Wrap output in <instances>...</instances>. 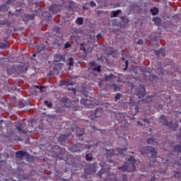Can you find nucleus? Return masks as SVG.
<instances>
[{
  "label": "nucleus",
  "mask_w": 181,
  "mask_h": 181,
  "mask_svg": "<svg viewBox=\"0 0 181 181\" xmlns=\"http://www.w3.org/2000/svg\"><path fill=\"white\" fill-rule=\"evenodd\" d=\"M171 169L173 170L175 177H181V144L176 145L173 147V153L169 156L167 160Z\"/></svg>",
  "instance_id": "obj_1"
},
{
  "label": "nucleus",
  "mask_w": 181,
  "mask_h": 181,
  "mask_svg": "<svg viewBox=\"0 0 181 181\" xmlns=\"http://www.w3.org/2000/svg\"><path fill=\"white\" fill-rule=\"evenodd\" d=\"M54 141H49L47 145H49L51 149H49L50 152L55 153V158L59 159L60 160H63L69 163V165H73L74 162V158H73V156L69 153V152L66 151V149L61 148L59 146L53 145Z\"/></svg>",
  "instance_id": "obj_2"
},
{
  "label": "nucleus",
  "mask_w": 181,
  "mask_h": 181,
  "mask_svg": "<svg viewBox=\"0 0 181 181\" xmlns=\"http://www.w3.org/2000/svg\"><path fill=\"white\" fill-rule=\"evenodd\" d=\"M136 162L135 157L130 156L127 160V163L123 165L122 167H117V169L122 170V172H134L136 170V167H135Z\"/></svg>",
  "instance_id": "obj_3"
},
{
  "label": "nucleus",
  "mask_w": 181,
  "mask_h": 181,
  "mask_svg": "<svg viewBox=\"0 0 181 181\" xmlns=\"http://www.w3.org/2000/svg\"><path fill=\"white\" fill-rule=\"evenodd\" d=\"M80 100L78 98L76 99L75 100H71L67 96L63 97L61 99V103L64 105L66 108H73L74 111H78L80 108L78 107V102Z\"/></svg>",
  "instance_id": "obj_4"
},
{
  "label": "nucleus",
  "mask_w": 181,
  "mask_h": 181,
  "mask_svg": "<svg viewBox=\"0 0 181 181\" xmlns=\"http://www.w3.org/2000/svg\"><path fill=\"white\" fill-rule=\"evenodd\" d=\"M160 122L162 124V125H165V127H168L170 129H172V131H176L177 128H179V122L175 121H168V117L165 115H161L160 117Z\"/></svg>",
  "instance_id": "obj_5"
},
{
  "label": "nucleus",
  "mask_w": 181,
  "mask_h": 181,
  "mask_svg": "<svg viewBox=\"0 0 181 181\" xmlns=\"http://www.w3.org/2000/svg\"><path fill=\"white\" fill-rule=\"evenodd\" d=\"M88 144H89L85 145L78 143L70 147L69 151H71V152H81V151H84V149H91V148L94 146V142H93V141H88Z\"/></svg>",
  "instance_id": "obj_6"
},
{
  "label": "nucleus",
  "mask_w": 181,
  "mask_h": 181,
  "mask_svg": "<svg viewBox=\"0 0 181 181\" xmlns=\"http://www.w3.org/2000/svg\"><path fill=\"white\" fill-rule=\"evenodd\" d=\"M49 11L50 13L45 12L42 13V16L45 18H52V15H56L57 12L62 11V5L60 4H52L49 8Z\"/></svg>",
  "instance_id": "obj_7"
},
{
  "label": "nucleus",
  "mask_w": 181,
  "mask_h": 181,
  "mask_svg": "<svg viewBox=\"0 0 181 181\" xmlns=\"http://www.w3.org/2000/svg\"><path fill=\"white\" fill-rule=\"evenodd\" d=\"M81 103L86 107V108H93L97 105V103H95V99L94 98H91L90 96H86L85 98H82L81 100Z\"/></svg>",
  "instance_id": "obj_8"
},
{
  "label": "nucleus",
  "mask_w": 181,
  "mask_h": 181,
  "mask_svg": "<svg viewBox=\"0 0 181 181\" xmlns=\"http://www.w3.org/2000/svg\"><path fill=\"white\" fill-rule=\"evenodd\" d=\"M139 152L143 156H145V155H148V153H151V158H157L156 155H158L156 149L151 146L141 147L139 149Z\"/></svg>",
  "instance_id": "obj_9"
},
{
  "label": "nucleus",
  "mask_w": 181,
  "mask_h": 181,
  "mask_svg": "<svg viewBox=\"0 0 181 181\" xmlns=\"http://www.w3.org/2000/svg\"><path fill=\"white\" fill-rule=\"evenodd\" d=\"M98 176L100 177H103V176H106L107 178L105 179V181H111L112 177H110V167H107L106 168L103 167L100 171L98 172Z\"/></svg>",
  "instance_id": "obj_10"
},
{
  "label": "nucleus",
  "mask_w": 181,
  "mask_h": 181,
  "mask_svg": "<svg viewBox=\"0 0 181 181\" xmlns=\"http://www.w3.org/2000/svg\"><path fill=\"white\" fill-rule=\"evenodd\" d=\"M127 151V148H117L115 151L114 150H106V156L107 158H111L114 156V155H122L124 152Z\"/></svg>",
  "instance_id": "obj_11"
},
{
  "label": "nucleus",
  "mask_w": 181,
  "mask_h": 181,
  "mask_svg": "<svg viewBox=\"0 0 181 181\" xmlns=\"http://www.w3.org/2000/svg\"><path fill=\"white\" fill-rule=\"evenodd\" d=\"M95 172H97V163H92L84 169V176L87 177L92 173H95Z\"/></svg>",
  "instance_id": "obj_12"
},
{
  "label": "nucleus",
  "mask_w": 181,
  "mask_h": 181,
  "mask_svg": "<svg viewBox=\"0 0 181 181\" xmlns=\"http://www.w3.org/2000/svg\"><path fill=\"white\" fill-rule=\"evenodd\" d=\"M143 76L146 80H150V81H153V80H157L158 76L155 75H151V72L148 71V68L144 69Z\"/></svg>",
  "instance_id": "obj_13"
},
{
  "label": "nucleus",
  "mask_w": 181,
  "mask_h": 181,
  "mask_svg": "<svg viewBox=\"0 0 181 181\" xmlns=\"http://www.w3.org/2000/svg\"><path fill=\"white\" fill-rule=\"evenodd\" d=\"M73 132H76V135L78 137V141H83L84 135V129L77 127L75 129H72Z\"/></svg>",
  "instance_id": "obj_14"
},
{
  "label": "nucleus",
  "mask_w": 181,
  "mask_h": 181,
  "mask_svg": "<svg viewBox=\"0 0 181 181\" xmlns=\"http://www.w3.org/2000/svg\"><path fill=\"white\" fill-rule=\"evenodd\" d=\"M16 128L17 131L21 134H32V132H33V130H23V128L22 127V124L16 123Z\"/></svg>",
  "instance_id": "obj_15"
},
{
  "label": "nucleus",
  "mask_w": 181,
  "mask_h": 181,
  "mask_svg": "<svg viewBox=\"0 0 181 181\" xmlns=\"http://www.w3.org/2000/svg\"><path fill=\"white\" fill-rule=\"evenodd\" d=\"M70 135H71V132L59 136L58 138V141L64 142V141H69V139H70Z\"/></svg>",
  "instance_id": "obj_16"
},
{
  "label": "nucleus",
  "mask_w": 181,
  "mask_h": 181,
  "mask_svg": "<svg viewBox=\"0 0 181 181\" xmlns=\"http://www.w3.org/2000/svg\"><path fill=\"white\" fill-rule=\"evenodd\" d=\"M129 104L131 107H136L135 110L138 111V102H136L134 96L130 97Z\"/></svg>",
  "instance_id": "obj_17"
},
{
  "label": "nucleus",
  "mask_w": 181,
  "mask_h": 181,
  "mask_svg": "<svg viewBox=\"0 0 181 181\" xmlns=\"http://www.w3.org/2000/svg\"><path fill=\"white\" fill-rule=\"evenodd\" d=\"M15 1L16 0H8L6 4H2L0 6V11H4V12H6V11H8V7L6 5H12Z\"/></svg>",
  "instance_id": "obj_18"
},
{
  "label": "nucleus",
  "mask_w": 181,
  "mask_h": 181,
  "mask_svg": "<svg viewBox=\"0 0 181 181\" xmlns=\"http://www.w3.org/2000/svg\"><path fill=\"white\" fill-rule=\"evenodd\" d=\"M145 94H146L145 86H141V90H137V97H139V98H144V97H145Z\"/></svg>",
  "instance_id": "obj_19"
},
{
  "label": "nucleus",
  "mask_w": 181,
  "mask_h": 181,
  "mask_svg": "<svg viewBox=\"0 0 181 181\" xmlns=\"http://www.w3.org/2000/svg\"><path fill=\"white\" fill-rule=\"evenodd\" d=\"M25 155H26V151H18L16 153V158L17 159H20L21 160H23Z\"/></svg>",
  "instance_id": "obj_20"
},
{
  "label": "nucleus",
  "mask_w": 181,
  "mask_h": 181,
  "mask_svg": "<svg viewBox=\"0 0 181 181\" xmlns=\"http://www.w3.org/2000/svg\"><path fill=\"white\" fill-rule=\"evenodd\" d=\"M146 142L148 145H159V143H158V139H155L153 137L147 139Z\"/></svg>",
  "instance_id": "obj_21"
},
{
  "label": "nucleus",
  "mask_w": 181,
  "mask_h": 181,
  "mask_svg": "<svg viewBox=\"0 0 181 181\" xmlns=\"http://www.w3.org/2000/svg\"><path fill=\"white\" fill-rule=\"evenodd\" d=\"M35 18V14H24L23 16V21L28 22V21H32Z\"/></svg>",
  "instance_id": "obj_22"
},
{
  "label": "nucleus",
  "mask_w": 181,
  "mask_h": 181,
  "mask_svg": "<svg viewBox=\"0 0 181 181\" xmlns=\"http://www.w3.org/2000/svg\"><path fill=\"white\" fill-rule=\"evenodd\" d=\"M117 79V76L115 75L110 74V75L105 76V81H115Z\"/></svg>",
  "instance_id": "obj_23"
},
{
  "label": "nucleus",
  "mask_w": 181,
  "mask_h": 181,
  "mask_svg": "<svg viewBox=\"0 0 181 181\" xmlns=\"http://www.w3.org/2000/svg\"><path fill=\"white\" fill-rule=\"evenodd\" d=\"M54 62H66V57L62 54H56L54 56Z\"/></svg>",
  "instance_id": "obj_24"
},
{
  "label": "nucleus",
  "mask_w": 181,
  "mask_h": 181,
  "mask_svg": "<svg viewBox=\"0 0 181 181\" xmlns=\"http://www.w3.org/2000/svg\"><path fill=\"white\" fill-rule=\"evenodd\" d=\"M103 114V108L98 107L95 109L93 117L94 118H98V117H101V115Z\"/></svg>",
  "instance_id": "obj_25"
},
{
  "label": "nucleus",
  "mask_w": 181,
  "mask_h": 181,
  "mask_svg": "<svg viewBox=\"0 0 181 181\" xmlns=\"http://www.w3.org/2000/svg\"><path fill=\"white\" fill-rule=\"evenodd\" d=\"M63 86H66V87H69V86H74V83L71 81L67 82L64 80L59 81V86L62 87Z\"/></svg>",
  "instance_id": "obj_26"
},
{
  "label": "nucleus",
  "mask_w": 181,
  "mask_h": 181,
  "mask_svg": "<svg viewBox=\"0 0 181 181\" xmlns=\"http://www.w3.org/2000/svg\"><path fill=\"white\" fill-rule=\"evenodd\" d=\"M155 54L157 55L158 57H160V56H162V57H165V49L161 48L159 50H155Z\"/></svg>",
  "instance_id": "obj_27"
},
{
  "label": "nucleus",
  "mask_w": 181,
  "mask_h": 181,
  "mask_svg": "<svg viewBox=\"0 0 181 181\" xmlns=\"http://www.w3.org/2000/svg\"><path fill=\"white\" fill-rule=\"evenodd\" d=\"M153 22H154V23H155V25H156V26H160V25L162 23V20L159 17H154V18H153Z\"/></svg>",
  "instance_id": "obj_28"
},
{
  "label": "nucleus",
  "mask_w": 181,
  "mask_h": 181,
  "mask_svg": "<svg viewBox=\"0 0 181 181\" xmlns=\"http://www.w3.org/2000/svg\"><path fill=\"white\" fill-rule=\"evenodd\" d=\"M25 159L28 160V162H32V160L35 159V157L29 154V153L25 152Z\"/></svg>",
  "instance_id": "obj_29"
},
{
  "label": "nucleus",
  "mask_w": 181,
  "mask_h": 181,
  "mask_svg": "<svg viewBox=\"0 0 181 181\" xmlns=\"http://www.w3.org/2000/svg\"><path fill=\"white\" fill-rule=\"evenodd\" d=\"M150 11H151V15H153V16H155L158 15V13H159V9L154 7L153 8H151Z\"/></svg>",
  "instance_id": "obj_30"
},
{
  "label": "nucleus",
  "mask_w": 181,
  "mask_h": 181,
  "mask_svg": "<svg viewBox=\"0 0 181 181\" xmlns=\"http://www.w3.org/2000/svg\"><path fill=\"white\" fill-rule=\"evenodd\" d=\"M76 25H78L79 26L83 25V23H84V21L83 20V18L78 17V18H76Z\"/></svg>",
  "instance_id": "obj_31"
},
{
  "label": "nucleus",
  "mask_w": 181,
  "mask_h": 181,
  "mask_svg": "<svg viewBox=\"0 0 181 181\" xmlns=\"http://www.w3.org/2000/svg\"><path fill=\"white\" fill-rule=\"evenodd\" d=\"M73 64H74V59H73V57H70L69 62L68 63V66H69L68 70H71V66H73Z\"/></svg>",
  "instance_id": "obj_32"
},
{
  "label": "nucleus",
  "mask_w": 181,
  "mask_h": 181,
  "mask_svg": "<svg viewBox=\"0 0 181 181\" xmlns=\"http://www.w3.org/2000/svg\"><path fill=\"white\" fill-rule=\"evenodd\" d=\"M112 18H117L119 13H121V10L114 11L112 12Z\"/></svg>",
  "instance_id": "obj_33"
},
{
  "label": "nucleus",
  "mask_w": 181,
  "mask_h": 181,
  "mask_svg": "<svg viewBox=\"0 0 181 181\" xmlns=\"http://www.w3.org/2000/svg\"><path fill=\"white\" fill-rule=\"evenodd\" d=\"M154 97H155V95H148L146 97V101L147 103H152Z\"/></svg>",
  "instance_id": "obj_34"
},
{
  "label": "nucleus",
  "mask_w": 181,
  "mask_h": 181,
  "mask_svg": "<svg viewBox=\"0 0 181 181\" xmlns=\"http://www.w3.org/2000/svg\"><path fill=\"white\" fill-rule=\"evenodd\" d=\"M112 88H114L115 91H119L121 90V87L118 86V85L113 83Z\"/></svg>",
  "instance_id": "obj_35"
},
{
  "label": "nucleus",
  "mask_w": 181,
  "mask_h": 181,
  "mask_svg": "<svg viewBox=\"0 0 181 181\" xmlns=\"http://www.w3.org/2000/svg\"><path fill=\"white\" fill-rule=\"evenodd\" d=\"M44 104H45V105H47V107H48V108H52V105H53V104H52V103H49L48 100H45V101L44 102Z\"/></svg>",
  "instance_id": "obj_36"
},
{
  "label": "nucleus",
  "mask_w": 181,
  "mask_h": 181,
  "mask_svg": "<svg viewBox=\"0 0 181 181\" xmlns=\"http://www.w3.org/2000/svg\"><path fill=\"white\" fill-rule=\"evenodd\" d=\"M93 71H97L98 73L101 72V66H98L96 68L93 69Z\"/></svg>",
  "instance_id": "obj_37"
},
{
  "label": "nucleus",
  "mask_w": 181,
  "mask_h": 181,
  "mask_svg": "<svg viewBox=\"0 0 181 181\" xmlns=\"http://www.w3.org/2000/svg\"><path fill=\"white\" fill-rule=\"evenodd\" d=\"M122 95L121 94V93H117L116 95H115V100H116V101H118V100H120L121 99V96H122Z\"/></svg>",
  "instance_id": "obj_38"
},
{
  "label": "nucleus",
  "mask_w": 181,
  "mask_h": 181,
  "mask_svg": "<svg viewBox=\"0 0 181 181\" xmlns=\"http://www.w3.org/2000/svg\"><path fill=\"white\" fill-rule=\"evenodd\" d=\"M7 46L6 43L0 42V49H6Z\"/></svg>",
  "instance_id": "obj_39"
},
{
  "label": "nucleus",
  "mask_w": 181,
  "mask_h": 181,
  "mask_svg": "<svg viewBox=\"0 0 181 181\" xmlns=\"http://www.w3.org/2000/svg\"><path fill=\"white\" fill-rule=\"evenodd\" d=\"M18 106L19 107V108H23V107H25V103H23V102L22 101H19Z\"/></svg>",
  "instance_id": "obj_40"
},
{
  "label": "nucleus",
  "mask_w": 181,
  "mask_h": 181,
  "mask_svg": "<svg viewBox=\"0 0 181 181\" xmlns=\"http://www.w3.org/2000/svg\"><path fill=\"white\" fill-rule=\"evenodd\" d=\"M70 47H71V45L69 42H66L64 45V49H69Z\"/></svg>",
  "instance_id": "obj_41"
},
{
  "label": "nucleus",
  "mask_w": 181,
  "mask_h": 181,
  "mask_svg": "<svg viewBox=\"0 0 181 181\" xmlns=\"http://www.w3.org/2000/svg\"><path fill=\"white\" fill-rule=\"evenodd\" d=\"M90 66H92L93 67L97 66V62H95V61H92L90 62H89Z\"/></svg>",
  "instance_id": "obj_42"
},
{
  "label": "nucleus",
  "mask_w": 181,
  "mask_h": 181,
  "mask_svg": "<svg viewBox=\"0 0 181 181\" xmlns=\"http://www.w3.org/2000/svg\"><path fill=\"white\" fill-rule=\"evenodd\" d=\"M128 70V60L125 61V67L124 69V71H127Z\"/></svg>",
  "instance_id": "obj_43"
},
{
  "label": "nucleus",
  "mask_w": 181,
  "mask_h": 181,
  "mask_svg": "<svg viewBox=\"0 0 181 181\" xmlns=\"http://www.w3.org/2000/svg\"><path fill=\"white\" fill-rule=\"evenodd\" d=\"M86 160H91L93 159V157L90 156V155H88V154H86Z\"/></svg>",
  "instance_id": "obj_44"
},
{
  "label": "nucleus",
  "mask_w": 181,
  "mask_h": 181,
  "mask_svg": "<svg viewBox=\"0 0 181 181\" xmlns=\"http://www.w3.org/2000/svg\"><path fill=\"white\" fill-rule=\"evenodd\" d=\"M74 7V2L71 1L70 5L69 6V9H73Z\"/></svg>",
  "instance_id": "obj_45"
},
{
  "label": "nucleus",
  "mask_w": 181,
  "mask_h": 181,
  "mask_svg": "<svg viewBox=\"0 0 181 181\" xmlns=\"http://www.w3.org/2000/svg\"><path fill=\"white\" fill-rule=\"evenodd\" d=\"M158 70H159V74L161 75V76H163V69L162 68H158Z\"/></svg>",
  "instance_id": "obj_46"
},
{
  "label": "nucleus",
  "mask_w": 181,
  "mask_h": 181,
  "mask_svg": "<svg viewBox=\"0 0 181 181\" xmlns=\"http://www.w3.org/2000/svg\"><path fill=\"white\" fill-rule=\"evenodd\" d=\"M177 139H180V141L181 142V127L180 128V134H178L177 135Z\"/></svg>",
  "instance_id": "obj_47"
},
{
  "label": "nucleus",
  "mask_w": 181,
  "mask_h": 181,
  "mask_svg": "<svg viewBox=\"0 0 181 181\" xmlns=\"http://www.w3.org/2000/svg\"><path fill=\"white\" fill-rule=\"evenodd\" d=\"M80 50L83 51V53H85V54H87V49H86V47H81L80 48Z\"/></svg>",
  "instance_id": "obj_48"
},
{
  "label": "nucleus",
  "mask_w": 181,
  "mask_h": 181,
  "mask_svg": "<svg viewBox=\"0 0 181 181\" xmlns=\"http://www.w3.org/2000/svg\"><path fill=\"white\" fill-rule=\"evenodd\" d=\"M90 6H97V4H95V2H94V1H91L90 2Z\"/></svg>",
  "instance_id": "obj_49"
},
{
  "label": "nucleus",
  "mask_w": 181,
  "mask_h": 181,
  "mask_svg": "<svg viewBox=\"0 0 181 181\" xmlns=\"http://www.w3.org/2000/svg\"><path fill=\"white\" fill-rule=\"evenodd\" d=\"M35 88H40V91H42L45 86H35Z\"/></svg>",
  "instance_id": "obj_50"
},
{
  "label": "nucleus",
  "mask_w": 181,
  "mask_h": 181,
  "mask_svg": "<svg viewBox=\"0 0 181 181\" xmlns=\"http://www.w3.org/2000/svg\"><path fill=\"white\" fill-rule=\"evenodd\" d=\"M144 44V41L142 40H139L137 41V45H143Z\"/></svg>",
  "instance_id": "obj_51"
},
{
  "label": "nucleus",
  "mask_w": 181,
  "mask_h": 181,
  "mask_svg": "<svg viewBox=\"0 0 181 181\" xmlns=\"http://www.w3.org/2000/svg\"><path fill=\"white\" fill-rule=\"evenodd\" d=\"M137 125H139V127H142V122H137Z\"/></svg>",
  "instance_id": "obj_52"
},
{
  "label": "nucleus",
  "mask_w": 181,
  "mask_h": 181,
  "mask_svg": "<svg viewBox=\"0 0 181 181\" xmlns=\"http://www.w3.org/2000/svg\"><path fill=\"white\" fill-rule=\"evenodd\" d=\"M100 37H101V33L97 34L96 35L97 39H100Z\"/></svg>",
  "instance_id": "obj_53"
},
{
  "label": "nucleus",
  "mask_w": 181,
  "mask_h": 181,
  "mask_svg": "<svg viewBox=\"0 0 181 181\" xmlns=\"http://www.w3.org/2000/svg\"><path fill=\"white\" fill-rule=\"evenodd\" d=\"M123 180H127V175H123Z\"/></svg>",
  "instance_id": "obj_54"
},
{
  "label": "nucleus",
  "mask_w": 181,
  "mask_h": 181,
  "mask_svg": "<svg viewBox=\"0 0 181 181\" xmlns=\"http://www.w3.org/2000/svg\"><path fill=\"white\" fill-rule=\"evenodd\" d=\"M71 91H73V93H76V88H71Z\"/></svg>",
  "instance_id": "obj_55"
},
{
  "label": "nucleus",
  "mask_w": 181,
  "mask_h": 181,
  "mask_svg": "<svg viewBox=\"0 0 181 181\" xmlns=\"http://www.w3.org/2000/svg\"><path fill=\"white\" fill-rule=\"evenodd\" d=\"M98 86H99V87H102L103 86V82H99Z\"/></svg>",
  "instance_id": "obj_56"
},
{
  "label": "nucleus",
  "mask_w": 181,
  "mask_h": 181,
  "mask_svg": "<svg viewBox=\"0 0 181 181\" xmlns=\"http://www.w3.org/2000/svg\"><path fill=\"white\" fill-rule=\"evenodd\" d=\"M2 163H5V161H0V168L2 167Z\"/></svg>",
  "instance_id": "obj_57"
},
{
  "label": "nucleus",
  "mask_w": 181,
  "mask_h": 181,
  "mask_svg": "<svg viewBox=\"0 0 181 181\" xmlns=\"http://www.w3.org/2000/svg\"><path fill=\"white\" fill-rule=\"evenodd\" d=\"M158 108H160V110H162V108H163V106L162 105H158Z\"/></svg>",
  "instance_id": "obj_58"
},
{
  "label": "nucleus",
  "mask_w": 181,
  "mask_h": 181,
  "mask_svg": "<svg viewBox=\"0 0 181 181\" xmlns=\"http://www.w3.org/2000/svg\"><path fill=\"white\" fill-rule=\"evenodd\" d=\"M144 122H149V120L148 119H144Z\"/></svg>",
  "instance_id": "obj_59"
},
{
  "label": "nucleus",
  "mask_w": 181,
  "mask_h": 181,
  "mask_svg": "<svg viewBox=\"0 0 181 181\" xmlns=\"http://www.w3.org/2000/svg\"><path fill=\"white\" fill-rule=\"evenodd\" d=\"M150 181H155V177H152Z\"/></svg>",
  "instance_id": "obj_60"
},
{
  "label": "nucleus",
  "mask_w": 181,
  "mask_h": 181,
  "mask_svg": "<svg viewBox=\"0 0 181 181\" xmlns=\"http://www.w3.org/2000/svg\"><path fill=\"white\" fill-rule=\"evenodd\" d=\"M80 46H81V47H83L84 46V43H81V44H80Z\"/></svg>",
  "instance_id": "obj_61"
},
{
  "label": "nucleus",
  "mask_w": 181,
  "mask_h": 181,
  "mask_svg": "<svg viewBox=\"0 0 181 181\" xmlns=\"http://www.w3.org/2000/svg\"><path fill=\"white\" fill-rule=\"evenodd\" d=\"M51 141H54V137H51Z\"/></svg>",
  "instance_id": "obj_62"
},
{
  "label": "nucleus",
  "mask_w": 181,
  "mask_h": 181,
  "mask_svg": "<svg viewBox=\"0 0 181 181\" xmlns=\"http://www.w3.org/2000/svg\"><path fill=\"white\" fill-rule=\"evenodd\" d=\"M33 57H36V54H33Z\"/></svg>",
  "instance_id": "obj_63"
},
{
  "label": "nucleus",
  "mask_w": 181,
  "mask_h": 181,
  "mask_svg": "<svg viewBox=\"0 0 181 181\" xmlns=\"http://www.w3.org/2000/svg\"><path fill=\"white\" fill-rule=\"evenodd\" d=\"M122 60H123V62L125 60V58L122 57Z\"/></svg>",
  "instance_id": "obj_64"
}]
</instances>
